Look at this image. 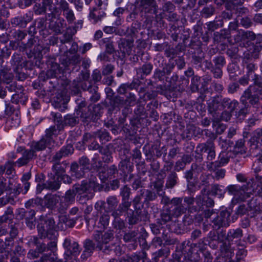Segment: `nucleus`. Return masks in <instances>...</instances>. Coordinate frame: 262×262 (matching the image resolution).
<instances>
[{
	"label": "nucleus",
	"mask_w": 262,
	"mask_h": 262,
	"mask_svg": "<svg viewBox=\"0 0 262 262\" xmlns=\"http://www.w3.org/2000/svg\"><path fill=\"white\" fill-rule=\"evenodd\" d=\"M118 200L116 195H111L107 198L106 202L100 200L96 202L95 205V209L101 213L103 209L105 211L112 212L118 205Z\"/></svg>",
	"instance_id": "f8f14e48"
},
{
	"label": "nucleus",
	"mask_w": 262,
	"mask_h": 262,
	"mask_svg": "<svg viewBox=\"0 0 262 262\" xmlns=\"http://www.w3.org/2000/svg\"><path fill=\"white\" fill-rule=\"evenodd\" d=\"M59 195L50 193L46 195L43 199L36 198L35 203L40 205L42 207H46L50 209H53L59 203Z\"/></svg>",
	"instance_id": "ddd939ff"
},
{
	"label": "nucleus",
	"mask_w": 262,
	"mask_h": 262,
	"mask_svg": "<svg viewBox=\"0 0 262 262\" xmlns=\"http://www.w3.org/2000/svg\"><path fill=\"white\" fill-rule=\"evenodd\" d=\"M136 9L145 14H156L158 12V6L156 0H136L135 2Z\"/></svg>",
	"instance_id": "0eeeda50"
},
{
	"label": "nucleus",
	"mask_w": 262,
	"mask_h": 262,
	"mask_svg": "<svg viewBox=\"0 0 262 262\" xmlns=\"http://www.w3.org/2000/svg\"><path fill=\"white\" fill-rule=\"evenodd\" d=\"M209 31H213L223 26L222 19L215 18L213 21L206 24Z\"/></svg>",
	"instance_id": "6e6d98bb"
},
{
	"label": "nucleus",
	"mask_w": 262,
	"mask_h": 262,
	"mask_svg": "<svg viewBox=\"0 0 262 262\" xmlns=\"http://www.w3.org/2000/svg\"><path fill=\"white\" fill-rule=\"evenodd\" d=\"M253 81V84L249 86L240 97V102L244 107L238 112V116L245 117L250 113L251 106L254 107L259 104L260 96H262V77L255 74Z\"/></svg>",
	"instance_id": "f03ea898"
},
{
	"label": "nucleus",
	"mask_w": 262,
	"mask_h": 262,
	"mask_svg": "<svg viewBox=\"0 0 262 262\" xmlns=\"http://www.w3.org/2000/svg\"><path fill=\"white\" fill-rule=\"evenodd\" d=\"M47 250L50 251L49 253L44 254L40 259V262H45L47 260L54 262H63V260L58 259L57 256V239H54L46 245Z\"/></svg>",
	"instance_id": "4468645a"
},
{
	"label": "nucleus",
	"mask_w": 262,
	"mask_h": 262,
	"mask_svg": "<svg viewBox=\"0 0 262 262\" xmlns=\"http://www.w3.org/2000/svg\"><path fill=\"white\" fill-rule=\"evenodd\" d=\"M145 194V197L144 200V203L145 205H148L149 202L156 200L158 198L157 192L153 191L151 190L146 189L142 191Z\"/></svg>",
	"instance_id": "3c124183"
},
{
	"label": "nucleus",
	"mask_w": 262,
	"mask_h": 262,
	"mask_svg": "<svg viewBox=\"0 0 262 262\" xmlns=\"http://www.w3.org/2000/svg\"><path fill=\"white\" fill-rule=\"evenodd\" d=\"M246 152V148L245 146V140L243 139H241L236 141L233 151L228 152V154H230L229 156L231 157L232 154H234L236 156L238 154L243 155Z\"/></svg>",
	"instance_id": "f704fd0d"
},
{
	"label": "nucleus",
	"mask_w": 262,
	"mask_h": 262,
	"mask_svg": "<svg viewBox=\"0 0 262 262\" xmlns=\"http://www.w3.org/2000/svg\"><path fill=\"white\" fill-rule=\"evenodd\" d=\"M79 122V116L75 114H68L64 117V124L69 126H75Z\"/></svg>",
	"instance_id": "de8ad7c7"
},
{
	"label": "nucleus",
	"mask_w": 262,
	"mask_h": 262,
	"mask_svg": "<svg viewBox=\"0 0 262 262\" xmlns=\"http://www.w3.org/2000/svg\"><path fill=\"white\" fill-rule=\"evenodd\" d=\"M208 242L207 236L199 240L196 244L189 245L182 243L178 248L187 257V262H199L200 256L199 252H203L205 249Z\"/></svg>",
	"instance_id": "7ed1b4c3"
},
{
	"label": "nucleus",
	"mask_w": 262,
	"mask_h": 262,
	"mask_svg": "<svg viewBox=\"0 0 262 262\" xmlns=\"http://www.w3.org/2000/svg\"><path fill=\"white\" fill-rule=\"evenodd\" d=\"M212 62L213 63L214 67L221 68H223L226 63L224 56L220 55L214 57L212 59Z\"/></svg>",
	"instance_id": "0e129e2a"
},
{
	"label": "nucleus",
	"mask_w": 262,
	"mask_h": 262,
	"mask_svg": "<svg viewBox=\"0 0 262 262\" xmlns=\"http://www.w3.org/2000/svg\"><path fill=\"white\" fill-rule=\"evenodd\" d=\"M254 184V179H250L248 182L246 181V184L241 186V190L243 191V195L245 198V200L250 197V193L247 192L248 190H253V186Z\"/></svg>",
	"instance_id": "79ce46f5"
},
{
	"label": "nucleus",
	"mask_w": 262,
	"mask_h": 262,
	"mask_svg": "<svg viewBox=\"0 0 262 262\" xmlns=\"http://www.w3.org/2000/svg\"><path fill=\"white\" fill-rule=\"evenodd\" d=\"M196 152H207V159L209 161H212L216 156L214 144L210 142L199 144L196 146Z\"/></svg>",
	"instance_id": "2eb2a0df"
},
{
	"label": "nucleus",
	"mask_w": 262,
	"mask_h": 262,
	"mask_svg": "<svg viewBox=\"0 0 262 262\" xmlns=\"http://www.w3.org/2000/svg\"><path fill=\"white\" fill-rule=\"evenodd\" d=\"M231 212L227 210L221 211L216 217L211 220L212 231L221 230L224 227H228L230 225V217Z\"/></svg>",
	"instance_id": "6e6552de"
},
{
	"label": "nucleus",
	"mask_w": 262,
	"mask_h": 262,
	"mask_svg": "<svg viewBox=\"0 0 262 262\" xmlns=\"http://www.w3.org/2000/svg\"><path fill=\"white\" fill-rule=\"evenodd\" d=\"M55 224L53 218L41 216L37 227L40 238H45L47 235L48 232L54 229Z\"/></svg>",
	"instance_id": "1a4fd4ad"
},
{
	"label": "nucleus",
	"mask_w": 262,
	"mask_h": 262,
	"mask_svg": "<svg viewBox=\"0 0 262 262\" xmlns=\"http://www.w3.org/2000/svg\"><path fill=\"white\" fill-rule=\"evenodd\" d=\"M139 80L133 81L130 84H122L118 89V92L120 94H124L126 93L127 88L129 89H136L139 86Z\"/></svg>",
	"instance_id": "4d7b16f0"
},
{
	"label": "nucleus",
	"mask_w": 262,
	"mask_h": 262,
	"mask_svg": "<svg viewBox=\"0 0 262 262\" xmlns=\"http://www.w3.org/2000/svg\"><path fill=\"white\" fill-rule=\"evenodd\" d=\"M109 212L107 211L104 210V212L102 213L101 212V216L99 218V223L101 224V226L105 229L109 224L110 216Z\"/></svg>",
	"instance_id": "bf43d9fd"
},
{
	"label": "nucleus",
	"mask_w": 262,
	"mask_h": 262,
	"mask_svg": "<svg viewBox=\"0 0 262 262\" xmlns=\"http://www.w3.org/2000/svg\"><path fill=\"white\" fill-rule=\"evenodd\" d=\"M207 240L208 245L210 248L213 249H217L219 247V244H221L220 245V249L222 253H226L229 250V246L225 241V240H223L222 242H220L217 240L215 241H211L210 238L209 237V233L207 235Z\"/></svg>",
	"instance_id": "cd10ccee"
},
{
	"label": "nucleus",
	"mask_w": 262,
	"mask_h": 262,
	"mask_svg": "<svg viewBox=\"0 0 262 262\" xmlns=\"http://www.w3.org/2000/svg\"><path fill=\"white\" fill-rule=\"evenodd\" d=\"M63 247L66 249L64 254V260L63 262H66L68 259H71L72 256L78 255L81 251L79 244L76 242L71 243V239L69 238H65Z\"/></svg>",
	"instance_id": "9b49d317"
},
{
	"label": "nucleus",
	"mask_w": 262,
	"mask_h": 262,
	"mask_svg": "<svg viewBox=\"0 0 262 262\" xmlns=\"http://www.w3.org/2000/svg\"><path fill=\"white\" fill-rule=\"evenodd\" d=\"M47 7H49V9L51 11V13H48L47 17H51V18H56V15L58 12V10L56 6L53 5V0H43V7L39 10H36L35 13L39 14L44 12Z\"/></svg>",
	"instance_id": "412c9836"
},
{
	"label": "nucleus",
	"mask_w": 262,
	"mask_h": 262,
	"mask_svg": "<svg viewBox=\"0 0 262 262\" xmlns=\"http://www.w3.org/2000/svg\"><path fill=\"white\" fill-rule=\"evenodd\" d=\"M93 239L86 238L83 242L84 250L81 255V258L85 260L90 257L95 250L101 251L104 254H111L112 252L117 256L122 254L121 247L114 242V235L113 231H107L102 233L96 231L93 234Z\"/></svg>",
	"instance_id": "f257e3e1"
},
{
	"label": "nucleus",
	"mask_w": 262,
	"mask_h": 262,
	"mask_svg": "<svg viewBox=\"0 0 262 262\" xmlns=\"http://www.w3.org/2000/svg\"><path fill=\"white\" fill-rule=\"evenodd\" d=\"M152 68L153 66L151 63L144 64L142 67L137 69V74L140 75L141 77L147 76L151 73Z\"/></svg>",
	"instance_id": "c03bdc74"
},
{
	"label": "nucleus",
	"mask_w": 262,
	"mask_h": 262,
	"mask_svg": "<svg viewBox=\"0 0 262 262\" xmlns=\"http://www.w3.org/2000/svg\"><path fill=\"white\" fill-rule=\"evenodd\" d=\"M76 194L72 189H70L67 191L63 196L61 197L64 201L72 204L75 202Z\"/></svg>",
	"instance_id": "680f3d73"
},
{
	"label": "nucleus",
	"mask_w": 262,
	"mask_h": 262,
	"mask_svg": "<svg viewBox=\"0 0 262 262\" xmlns=\"http://www.w3.org/2000/svg\"><path fill=\"white\" fill-rule=\"evenodd\" d=\"M76 30L73 28L69 27L67 28L66 32L63 34V39L60 40L62 43H66L70 42L73 39V36L76 33Z\"/></svg>",
	"instance_id": "864d4df0"
},
{
	"label": "nucleus",
	"mask_w": 262,
	"mask_h": 262,
	"mask_svg": "<svg viewBox=\"0 0 262 262\" xmlns=\"http://www.w3.org/2000/svg\"><path fill=\"white\" fill-rule=\"evenodd\" d=\"M215 9L212 5L204 7L201 11V15L204 18H209L213 16L215 13Z\"/></svg>",
	"instance_id": "603ef678"
},
{
	"label": "nucleus",
	"mask_w": 262,
	"mask_h": 262,
	"mask_svg": "<svg viewBox=\"0 0 262 262\" xmlns=\"http://www.w3.org/2000/svg\"><path fill=\"white\" fill-rule=\"evenodd\" d=\"M261 50L262 43L260 42H256L253 47V50L251 52V56L254 59H257Z\"/></svg>",
	"instance_id": "774afa93"
},
{
	"label": "nucleus",
	"mask_w": 262,
	"mask_h": 262,
	"mask_svg": "<svg viewBox=\"0 0 262 262\" xmlns=\"http://www.w3.org/2000/svg\"><path fill=\"white\" fill-rule=\"evenodd\" d=\"M222 100L221 95L213 97L211 102L208 103L209 113L214 116V114L218 113V111L223 110Z\"/></svg>",
	"instance_id": "f3484780"
},
{
	"label": "nucleus",
	"mask_w": 262,
	"mask_h": 262,
	"mask_svg": "<svg viewBox=\"0 0 262 262\" xmlns=\"http://www.w3.org/2000/svg\"><path fill=\"white\" fill-rule=\"evenodd\" d=\"M32 157L33 151L31 150H25L23 154V156L19 158L14 164L15 166L21 167L27 164Z\"/></svg>",
	"instance_id": "e433bc0d"
},
{
	"label": "nucleus",
	"mask_w": 262,
	"mask_h": 262,
	"mask_svg": "<svg viewBox=\"0 0 262 262\" xmlns=\"http://www.w3.org/2000/svg\"><path fill=\"white\" fill-rule=\"evenodd\" d=\"M102 188V186L97 182V178L95 176H92L89 180H83L80 184L73 185L72 188L76 195L91 191H101Z\"/></svg>",
	"instance_id": "39448f33"
},
{
	"label": "nucleus",
	"mask_w": 262,
	"mask_h": 262,
	"mask_svg": "<svg viewBox=\"0 0 262 262\" xmlns=\"http://www.w3.org/2000/svg\"><path fill=\"white\" fill-rule=\"evenodd\" d=\"M178 174L174 171H171L168 173L166 181L165 188L167 189L173 188L178 183Z\"/></svg>",
	"instance_id": "c9c22d12"
},
{
	"label": "nucleus",
	"mask_w": 262,
	"mask_h": 262,
	"mask_svg": "<svg viewBox=\"0 0 262 262\" xmlns=\"http://www.w3.org/2000/svg\"><path fill=\"white\" fill-rule=\"evenodd\" d=\"M249 215L251 217H254L262 212V204L255 198H252L248 203Z\"/></svg>",
	"instance_id": "6ab92c4d"
},
{
	"label": "nucleus",
	"mask_w": 262,
	"mask_h": 262,
	"mask_svg": "<svg viewBox=\"0 0 262 262\" xmlns=\"http://www.w3.org/2000/svg\"><path fill=\"white\" fill-rule=\"evenodd\" d=\"M250 142L252 148H257L259 145L262 144V128H257L251 138Z\"/></svg>",
	"instance_id": "2f4dec72"
},
{
	"label": "nucleus",
	"mask_w": 262,
	"mask_h": 262,
	"mask_svg": "<svg viewBox=\"0 0 262 262\" xmlns=\"http://www.w3.org/2000/svg\"><path fill=\"white\" fill-rule=\"evenodd\" d=\"M224 187L217 184H213L211 186V193L213 195H218L222 197L224 194L225 191Z\"/></svg>",
	"instance_id": "5fc2aeb1"
},
{
	"label": "nucleus",
	"mask_w": 262,
	"mask_h": 262,
	"mask_svg": "<svg viewBox=\"0 0 262 262\" xmlns=\"http://www.w3.org/2000/svg\"><path fill=\"white\" fill-rule=\"evenodd\" d=\"M118 47L120 52L124 55H130L134 46V40L121 38L118 41Z\"/></svg>",
	"instance_id": "a211bd4d"
},
{
	"label": "nucleus",
	"mask_w": 262,
	"mask_h": 262,
	"mask_svg": "<svg viewBox=\"0 0 262 262\" xmlns=\"http://www.w3.org/2000/svg\"><path fill=\"white\" fill-rule=\"evenodd\" d=\"M144 194V192L141 191V193L137 195L132 201L135 210L142 211V209L143 208L145 203H144V202H142L141 200Z\"/></svg>",
	"instance_id": "a19ab883"
},
{
	"label": "nucleus",
	"mask_w": 262,
	"mask_h": 262,
	"mask_svg": "<svg viewBox=\"0 0 262 262\" xmlns=\"http://www.w3.org/2000/svg\"><path fill=\"white\" fill-rule=\"evenodd\" d=\"M94 196V193L91 191L89 192H84L82 194H78L77 196V201L80 204H85L88 201L92 199Z\"/></svg>",
	"instance_id": "13d9d810"
},
{
	"label": "nucleus",
	"mask_w": 262,
	"mask_h": 262,
	"mask_svg": "<svg viewBox=\"0 0 262 262\" xmlns=\"http://www.w3.org/2000/svg\"><path fill=\"white\" fill-rule=\"evenodd\" d=\"M140 23L138 21L133 23L130 28L127 27L126 29L127 33V37H133L138 32L137 28H139Z\"/></svg>",
	"instance_id": "052dcab7"
},
{
	"label": "nucleus",
	"mask_w": 262,
	"mask_h": 262,
	"mask_svg": "<svg viewBox=\"0 0 262 262\" xmlns=\"http://www.w3.org/2000/svg\"><path fill=\"white\" fill-rule=\"evenodd\" d=\"M52 162L53 165L52 167V170L54 173L53 175L59 178V176L66 172V169L69 165L68 162L66 161H63L61 162L60 161ZM51 175H53V174L51 173Z\"/></svg>",
	"instance_id": "a878e982"
},
{
	"label": "nucleus",
	"mask_w": 262,
	"mask_h": 262,
	"mask_svg": "<svg viewBox=\"0 0 262 262\" xmlns=\"http://www.w3.org/2000/svg\"><path fill=\"white\" fill-rule=\"evenodd\" d=\"M243 235V230L241 228L231 229L226 233V230L222 229L218 231H210L209 232V237L211 241H218L222 242L223 240L232 241L234 239L241 238Z\"/></svg>",
	"instance_id": "20e7f679"
},
{
	"label": "nucleus",
	"mask_w": 262,
	"mask_h": 262,
	"mask_svg": "<svg viewBox=\"0 0 262 262\" xmlns=\"http://www.w3.org/2000/svg\"><path fill=\"white\" fill-rule=\"evenodd\" d=\"M186 208H172L167 207L163 209L160 213V219H157L163 225L172 221V218H178L186 213Z\"/></svg>",
	"instance_id": "423d86ee"
},
{
	"label": "nucleus",
	"mask_w": 262,
	"mask_h": 262,
	"mask_svg": "<svg viewBox=\"0 0 262 262\" xmlns=\"http://www.w3.org/2000/svg\"><path fill=\"white\" fill-rule=\"evenodd\" d=\"M94 134L96 137H97L99 139L100 141L102 143V144L106 143L111 139L110 134L105 129L99 130L95 132Z\"/></svg>",
	"instance_id": "37998d69"
},
{
	"label": "nucleus",
	"mask_w": 262,
	"mask_h": 262,
	"mask_svg": "<svg viewBox=\"0 0 262 262\" xmlns=\"http://www.w3.org/2000/svg\"><path fill=\"white\" fill-rule=\"evenodd\" d=\"M196 207H191L189 210L190 211H199L203 206L207 207H212L214 205L213 200L209 196V195L204 196L198 195L195 198Z\"/></svg>",
	"instance_id": "dca6fc26"
},
{
	"label": "nucleus",
	"mask_w": 262,
	"mask_h": 262,
	"mask_svg": "<svg viewBox=\"0 0 262 262\" xmlns=\"http://www.w3.org/2000/svg\"><path fill=\"white\" fill-rule=\"evenodd\" d=\"M60 9L63 11V15L65 16L68 21L72 23L75 20L74 14L73 10L70 9L69 3L62 7Z\"/></svg>",
	"instance_id": "a18cd8bd"
},
{
	"label": "nucleus",
	"mask_w": 262,
	"mask_h": 262,
	"mask_svg": "<svg viewBox=\"0 0 262 262\" xmlns=\"http://www.w3.org/2000/svg\"><path fill=\"white\" fill-rule=\"evenodd\" d=\"M76 115L79 116V119L80 118L83 122H88L93 118L92 113L88 108L78 110V112H76Z\"/></svg>",
	"instance_id": "ea45409f"
},
{
	"label": "nucleus",
	"mask_w": 262,
	"mask_h": 262,
	"mask_svg": "<svg viewBox=\"0 0 262 262\" xmlns=\"http://www.w3.org/2000/svg\"><path fill=\"white\" fill-rule=\"evenodd\" d=\"M166 75H167V73L163 68L162 70L156 69L154 72V78L164 82Z\"/></svg>",
	"instance_id": "69168bd1"
},
{
	"label": "nucleus",
	"mask_w": 262,
	"mask_h": 262,
	"mask_svg": "<svg viewBox=\"0 0 262 262\" xmlns=\"http://www.w3.org/2000/svg\"><path fill=\"white\" fill-rule=\"evenodd\" d=\"M223 110L227 108L230 113L233 112L239 104V102L235 99L231 100L228 97L222 98Z\"/></svg>",
	"instance_id": "72a5a7b5"
},
{
	"label": "nucleus",
	"mask_w": 262,
	"mask_h": 262,
	"mask_svg": "<svg viewBox=\"0 0 262 262\" xmlns=\"http://www.w3.org/2000/svg\"><path fill=\"white\" fill-rule=\"evenodd\" d=\"M68 100L63 99L61 96L56 97L55 100V107L58 108L59 111L63 112L67 108Z\"/></svg>",
	"instance_id": "8fccbe9b"
},
{
	"label": "nucleus",
	"mask_w": 262,
	"mask_h": 262,
	"mask_svg": "<svg viewBox=\"0 0 262 262\" xmlns=\"http://www.w3.org/2000/svg\"><path fill=\"white\" fill-rule=\"evenodd\" d=\"M226 190L230 194L233 195L234 199L237 202H244L245 201V198L244 196L242 191L241 186L238 185H230L227 187Z\"/></svg>",
	"instance_id": "393cba45"
},
{
	"label": "nucleus",
	"mask_w": 262,
	"mask_h": 262,
	"mask_svg": "<svg viewBox=\"0 0 262 262\" xmlns=\"http://www.w3.org/2000/svg\"><path fill=\"white\" fill-rule=\"evenodd\" d=\"M130 163V159L126 157L124 159L122 160L119 164V170L126 175L127 172L131 171V167L129 166Z\"/></svg>",
	"instance_id": "49530a36"
},
{
	"label": "nucleus",
	"mask_w": 262,
	"mask_h": 262,
	"mask_svg": "<svg viewBox=\"0 0 262 262\" xmlns=\"http://www.w3.org/2000/svg\"><path fill=\"white\" fill-rule=\"evenodd\" d=\"M163 183V180L160 178L157 179L152 183V185L154 186V188L156 190L158 195H163V194H165V192L163 189L164 187Z\"/></svg>",
	"instance_id": "09e8293b"
},
{
	"label": "nucleus",
	"mask_w": 262,
	"mask_h": 262,
	"mask_svg": "<svg viewBox=\"0 0 262 262\" xmlns=\"http://www.w3.org/2000/svg\"><path fill=\"white\" fill-rule=\"evenodd\" d=\"M51 179L46 182V189L51 190L52 191H56L58 190L61 185V182L59 180V178H56L54 175H51Z\"/></svg>",
	"instance_id": "58836bf2"
},
{
	"label": "nucleus",
	"mask_w": 262,
	"mask_h": 262,
	"mask_svg": "<svg viewBox=\"0 0 262 262\" xmlns=\"http://www.w3.org/2000/svg\"><path fill=\"white\" fill-rule=\"evenodd\" d=\"M20 122L19 113L17 111L12 113L7 119L6 126L9 128L18 126Z\"/></svg>",
	"instance_id": "c756f323"
},
{
	"label": "nucleus",
	"mask_w": 262,
	"mask_h": 262,
	"mask_svg": "<svg viewBox=\"0 0 262 262\" xmlns=\"http://www.w3.org/2000/svg\"><path fill=\"white\" fill-rule=\"evenodd\" d=\"M126 215V220L129 226L139 224L142 220V219H146L148 215L147 211H139L137 210H133L128 208V210L125 212Z\"/></svg>",
	"instance_id": "9d476101"
},
{
	"label": "nucleus",
	"mask_w": 262,
	"mask_h": 262,
	"mask_svg": "<svg viewBox=\"0 0 262 262\" xmlns=\"http://www.w3.org/2000/svg\"><path fill=\"white\" fill-rule=\"evenodd\" d=\"M131 195V189L127 185H124L120 189V195L121 197V202L120 204L122 206H126L130 208L132 205V201L130 196Z\"/></svg>",
	"instance_id": "b1692460"
},
{
	"label": "nucleus",
	"mask_w": 262,
	"mask_h": 262,
	"mask_svg": "<svg viewBox=\"0 0 262 262\" xmlns=\"http://www.w3.org/2000/svg\"><path fill=\"white\" fill-rule=\"evenodd\" d=\"M185 50V47L181 43H179L174 48L169 45L167 50L165 51V56L167 57L173 59L176 56L184 52Z\"/></svg>",
	"instance_id": "c85d7f7f"
},
{
	"label": "nucleus",
	"mask_w": 262,
	"mask_h": 262,
	"mask_svg": "<svg viewBox=\"0 0 262 262\" xmlns=\"http://www.w3.org/2000/svg\"><path fill=\"white\" fill-rule=\"evenodd\" d=\"M110 105L109 111H119L125 105V101L123 97L117 96L110 99Z\"/></svg>",
	"instance_id": "7c9ffc66"
},
{
	"label": "nucleus",
	"mask_w": 262,
	"mask_h": 262,
	"mask_svg": "<svg viewBox=\"0 0 262 262\" xmlns=\"http://www.w3.org/2000/svg\"><path fill=\"white\" fill-rule=\"evenodd\" d=\"M187 257L183 252L177 248L176 252L173 254V260L172 262H187Z\"/></svg>",
	"instance_id": "e2e57ef3"
},
{
	"label": "nucleus",
	"mask_w": 262,
	"mask_h": 262,
	"mask_svg": "<svg viewBox=\"0 0 262 262\" xmlns=\"http://www.w3.org/2000/svg\"><path fill=\"white\" fill-rule=\"evenodd\" d=\"M85 169L80 167L77 162H73L70 167L71 175L77 179H81L85 176Z\"/></svg>",
	"instance_id": "473e14b6"
},
{
	"label": "nucleus",
	"mask_w": 262,
	"mask_h": 262,
	"mask_svg": "<svg viewBox=\"0 0 262 262\" xmlns=\"http://www.w3.org/2000/svg\"><path fill=\"white\" fill-rule=\"evenodd\" d=\"M80 217L77 216L75 219H70L66 215H61L59 216L58 227L62 230H65L68 228H72L74 226L76 221Z\"/></svg>",
	"instance_id": "4be33fe9"
},
{
	"label": "nucleus",
	"mask_w": 262,
	"mask_h": 262,
	"mask_svg": "<svg viewBox=\"0 0 262 262\" xmlns=\"http://www.w3.org/2000/svg\"><path fill=\"white\" fill-rule=\"evenodd\" d=\"M78 165L85 170H90L91 164L89 159L85 156H83L78 160Z\"/></svg>",
	"instance_id": "338daca9"
},
{
	"label": "nucleus",
	"mask_w": 262,
	"mask_h": 262,
	"mask_svg": "<svg viewBox=\"0 0 262 262\" xmlns=\"http://www.w3.org/2000/svg\"><path fill=\"white\" fill-rule=\"evenodd\" d=\"M160 196L162 197L161 203V204L164 205H168L169 204H171L172 206L171 207V208H186L183 204V198H173L172 199H170L168 196L165 195V194H163V195H159Z\"/></svg>",
	"instance_id": "5701e85b"
},
{
	"label": "nucleus",
	"mask_w": 262,
	"mask_h": 262,
	"mask_svg": "<svg viewBox=\"0 0 262 262\" xmlns=\"http://www.w3.org/2000/svg\"><path fill=\"white\" fill-rule=\"evenodd\" d=\"M74 148L73 145L69 144L66 146L62 147L60 150L56 153L52 157V162L59 161L63 157H66L73 154Z\"/></svg>",
	"instance_id": "bb28decb"
},
{
	"label": "nucleus",
	"mask_w": 262,
	"mask_h": 262,
	"mask_svg": "<svg viewBox=\"0 0 262 262\" xmlns=\"http://www.w3.org/2000/svg\"><path fill=\"white\" fill-rule=\"evenodd\" d=\"M55 18H51V17H47V19L49 20V28L52 30L55 34L59 35L62 33V29L66 25L65 20L63 19L58 18L54 20Z\"/></svg>",
	"instance_id": "aec40b11"
},
{
	"label": "nucleus",
	"mask_w": 262,
	"mask_h": 262,
	"mask_svg": "<svg viewBox=\"0 0 262 262\" xmlns=\"http://www.w3.org/2000/svg\"><path fill=\"white\" fill-rule=\"evenodd\" d=\"M105 13L101 8H95L90 11L89 17L93 19L94 23L101 21L105 16Z\"/></svg>",
	"instance_id": "4c0bfd02"
}]
</instances>
